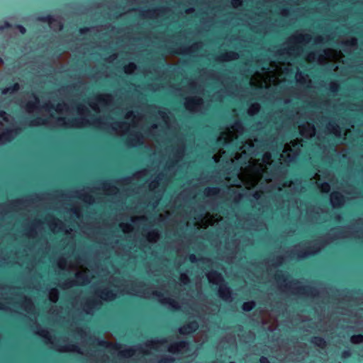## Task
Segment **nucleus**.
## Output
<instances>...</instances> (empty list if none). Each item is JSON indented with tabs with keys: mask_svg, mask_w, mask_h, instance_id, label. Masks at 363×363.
<instances>
[{
	"mask_svg": "<svg viewBox=\"0 0 363 363\" xmlns=\"http://www.w3.org/2000/svg\"><path fill=\"white\" fill-rule=\"evenodd\" d=\"M189 259L191 263H196L197 262V258L194 254L190 255Z\"/></svg>",
	"mask_w": 363,
	"mask_h": 363,
	"instance_id": "nucleus-38",
	"label": "nucleus"
},
{
	"mask_svg": "<svg viewBox=\"0 0 363 363\" xmlns=\"http://www.w3.org/2000/svg\"><path fill=\"white\" fill-rule=\"evenodd\" d=\"M128 145L134 146H142L143 145V141L141 140L140 135L137 133L134 135L130 140L128 141Z\"/></svg>",
	"mask_w": 363,
	"mask_h": 363,
	"instance_id": "nucleus-12",
	"label": "nucleus"
},
{
	"mask_svg": "<svg viewBox=\"0 0 363 363\" xmlns=\"http://www.w3.org/2000/svg\"><path fill=\"white\" fill-rule=\"evenodd\" d=\"M135 353V350L133 348L125 349L119 352V355L123 357H130Z\"/></svg>",
	"mask_w": 363,
	"mask_h": 363,
	"instance_id": "nucleus-20",
	"label": "nucleus"
},
{
	"mask_svg": "<svg viewBox=\"0 0 363 363\" xmlns=\"http://www.w3.org/2000/svg\"><path fill=\"white\" fill-rule=\"evenodd\" d=\"M232 4L234 6H238L240 5L241 1L240 0H233Z\"/></svg>",
	"mask_w": 363,
	"mask_h": 363,
	"instance_id": "nucleus-45",
	"label": "nucleus"
},
{
	"mask_svg": "<svg viewBox=\"0 0 363 363\" xmlns=\"http://www.w3.org/2000/svg\"><path fill=\"white\" fill-rule=\"evenodd\" d=\"M44 123V120L41 118H37L34 120H33L31 122H30V124L31 125H37V124H40V123Z\"/></svg>",
	"mask_w": 363,
	"mask_h": 363,
	"instance_id": "nucleus-32",
	"label": "nucleus"
},
{
	"mask_svg": "<svg viewBox=\"0 0 363 363\" xmlns=\"http://www.w3.org/2000/svg\"><path fill=\"white\" fill-rule=\"evenodd\" d=\"M211 276L213 277L215 279L213 284H218L220 286L218 289V295L223 300H228L231 296V291L230 289L227 286L225 283L223 277L221 274L216 271H213L211 272Z\"/></svg>",
	"mask_w": 363,
	"mask_h": 363,
	"instance_id": "nucleus-1",
	"label": "nucleus"
},
{
	"mask_svg": "<svg viewBox=\"0 0 363 363\" xmlns=\"http://www.w3.org/2000/svg\"><path fill=\"white\" fill-rule=\"evenodd\" d=\"M355 43H356V40L355 39H352V40H351L350 41L346 42L345 45H355Z\"/></svg>",
	"mask_w": 363,
	"mask_h": 363,
	"instance_id": "nucleus-46",
	"label": "nucleus"
},
{
	"mask_svg": "<svg viewBox=\"0 0 363 363\" xmlns=\"http://www.w3.org/2000/svg\"><path fill=\"white\" fill-rule=\"evenodd\" d=\"M345 201V196L338 191L331 194V203L334 208L340 207Z\"/></svg>",
	"mask_w": 363,
	"mask_h": 363,
	"instance_id": "nucleus-5",
	"label": "nucleus"
},
{
	"mask_svg": "<svg viewBox=\"0 0 363 363\" xmlns=\"http://www.w3.org/2000/svg\"><path fill=\"white\" fill-rule=\"evenodd\" d=\"M151 185L153 187H156L158 185V181H157V180L152 181V183H151Z\"/></svg>",
	"mask_w": 363,
	"mask_h": 363,
	"instance_id": "nucleus-51",
	"label": "nucleus"
},
{
	"mask_svg": "<svg viewBox=\"0 0 363 363\" xmlns=\"http://www.w3.org/2000/svg\"><path fill=\"white\" fill-rule=\"evenodd\" d=\"M337 89H338V86L337 84H333L331 86H330V91L333 92V93H335L337 91Z\"/></svg>",
	"mask_w": 363,
	"mask_h": 363,
	"instance_id": "nucleus-41",
	"label": "nucleus"
},
{
	"mask_svg": "<svg viewBox=\"0 0 363 363\" xmlns=\"http://www.w3.org/2000/svg\"><path fill=\"white\" fill-rule=\"evenodd\" d=\"M160 13H163L164 11V9L163 7H159L157 9Z\"/></svg>",
	"mask_w": 363,
	"mask_h": 363,
	"instance_id": "nucleus-53",
	"label": "nucleus"
},
{
	"mask_svg": "<svg viewBox=\"0 0 363 363\" xmlns=\"http://www.w3.org/2000/svg\"><path fill=\"white\" fill-rule=\"evenodd\" d=\"M66 350L79 352L78 346L75 344H69L65 347Z\"/></svg>",
	"mask_w": 363,
	"mask_h": 363,
	"instance_id": "nucleus-26",
	"label": "nucleus"
},
{
	"mask_svg": "<svg viewBox=\"0 0 363 363\" xmlns=\"http://www.w3.org/2000/svg\"><path fill=\"white\" fill-rule=\"evenodd\" d=\"M75 277L77 279V281L80 282H86L88 283L89 281V279L84 276L82 273L78 272L75 274Z\"/></svg>",
	"mask_w": 363,
	"mask_h": 363,
	"instance_id": "nucleus-23",
	"label": "nucleus"
},
{
	"mask_svg": "<svg viewBox=\"0 0 363 363\" xmlns=\"http://www.w3.org/2000/svg\"><path fill=\"white\" fill-rule=\"evenodd\" d=\"M310 342L321 349H324L327 346L326 340L320 336L312 337L310 340Z\"/></svg>",
	"mask_w": 363,
	"mask_h": 363,
	"instance_id": "nucleus-8",
	"label": "nucleus"
},
{
	"mask_svg": "<svg viewBox=\"0 0 363 363\" xmlns=\"http://www.w3.org/2000/svg\"><path fill=\"white\" fill-rule=\"evenodd\" d=\"M97 345L100 347H102L104 349H106L108 347H111V349L113 350H118L120 348V345H117V344H113L111 342H108L106 340H97Z\"/></svg>",
	"mask_w": 363,
	"mask_h": 363,
	"instance_id": "nucleus-9",
	"label": "nucleus"
},
{
	"mask_svg": "<svg viewBox=\"0 0 363 363\" xmlns=\"http://www.w3.org/2000/svg\"><path fill=\"white\" fill-rule=\"evenodd\" d=\"M37 20L43 23H47L49 25L53 23L55 21V19L53 17V16L50 13L47 15L39 16L37 18Z\"/></svg>",
	"mask_w": 363,
	"mask_h": 363,
	"instance_id": "nucleus-13",
	"label": "nucleus"
},
{
	"mask_svg": "<svg viewBox=\"0 0 363 363\" xmlns=\"http://www.w3.org/2000/svg\"><path fill=\"white\" fill-rule=\"evenodd\" d=\"M253 196H254L255 199H257L259 197V194L258 192H255L253 194Z\"/></svg>",
	"mask_w": 363,
	"mask_h": 363,
	"instance_id": "nucleus-52",
	"label": "nucleus"
},
{
	"mask_svg": "<svg viewBox=\"0 0 363 363\" xmlns=\"http://www.w3.org/2000/svg\"><path fill=\"white\" fill-rule=\"evenodd\" d=\"M189 346V342L186 340H179L172 343L168 351L172 354H179L182 350L186 349Z\"/></svg>",
	"mask_w": 363,
	"mask_h": 363,
	"instance_id": "nucleus-3",
	"label": "nucleus"
},
{
	"mask_svg": "<svg viewBox=\"0 0 363 363\" xmlns=\"http://www.w3.org/2000/svg\"><path fill=\"white\" fill-rule=\"evenodd\" d=\"M175 359L172 357H164L160 359V363H173Z\"/></svg>",
	"mask_w": 363,
	"mask_h": 363,
	"instance_id": "nucleus-27",
	"label": "nucleus"
},
{
	"mask_svg": "<svg viewBox=\"0 0 363 363\" xmlns=\"http://www.w3.org/2000/svg\"><path fill=\"white\" fill-rule=\"evenodd\" d=\"M152 294L158 298H160L163 296V294L161 292L157 291H154Z\"/></svg>",
	"mask_w": 363,
	"mask_h": 363,
	"instance_id": "nucleus-48",
	"label": "nucleus"
},
{
	"mask_svg": "<svg viewBox=\"0 0 363 363\" xmlns=\"http://www.w3.org/2000/svg\"><path fill=\"white\" fill-rule=\"evenodd\" d=\"M44 108H45V109L52 108V109L57 110V109L55 108V107L53 105L50 104H46L44 106Z\"/></svg>",
	"mask_w": 363,
	"mask_h": 363,
	"instance_id": "nucleus-43",
	"label": "nucleus"
},
{
	"mask_svg": "<svg viewBox=\"0 0 363 363\" xmlns=\"http://www.w3.org/2000/svg\"><path fill=\"white\" fill-rule=\"evenodd\" d=\"M259 363H270L269 360L267 357L261 356L258 359Z\"/></svg>",
	"mask_w": 363,
	"mask_h": 363,
	"instance_id": "nucleus-34",
	"label": "nucleus"
},
{
	"mask_svg": "<svg viewBox=\"0 0 363 363\" xmlns=\"http://www.w3.org/2000/svg\"><path fill=\"white\" fill-rule=\"evenodd\" d=\"M21 203L20 200H16L14 201V203Z\"/></svg>",
	"mask_w": 363,
	"mask_h": 363,
	"instance_id": "nucleus-62",
	"label": "nucleus"
},
{
	"mask_svg": "<svg viewBox=\"0 0 363 363\" xmlns=\"http://www.w3.org/2000/svg\"><path fill=\"white\" fill-rule=\"evenodd\" d=\"M86 199H89V200H91L92 199V197L89 195H86L84 196V201H86Z\"/></svg>",
	"mask_w": 363,
	"mask_h": 363,
	"instance_id": "nucleus-58",
	"label": "nucleus"
},
{
	"mask_svg": "<svg viewBox=\"0 0 363 363\" xmlns=\"http://www.w3.org/2000/svg\"><path fill=\"white\" fill-rule=\"evenodd\" d=\"M237 56H238V54L236 52H230L225 53V55H222V57L225 60H229V59H232V58H235Z\"/></svg>",
	"mask_w": 363,
	"mask_h": 363,
	"instance_id": "nucleus-25",
	"label": "nucleus"
},
{
	"mask_svg": "<svg viewBox=\"0 0 363 363\" xmlns=\"http://www.w3.org/2000/svg\"><path fill=\"white\" fill-rule=\"evenodd\" d=\"M350 342L352 344H360L363 342V335L362 334H357L353 335L350 337Z\"/></svg>",
	"mask_w": 363,
	"mask_h": 363,
	"instance_id": "nucleus-19",
	"label": "nucleus"
},
{
	"mask_svg": "<svg viewBox=\"0 0 363 363\" xmlns=\"http://www.w3.org/2000/svg\"><path fill=\"white\" fill-rule=\"evenodd\" d=\"M0 118L6 122L8 121V115L5 111H0Z\"/></svg>",
	"mask_w": 363,
	"mask_h": 363,
	"instance_id": "nucleus-33",
	"label": "nucleus"
},
{
	"mask_svg": "<svg viewBox=\"0 0 363 363\" xmlns=\"http://www.w3.org/2000/svg\"><path fill=\"white\" fill-rule=\"evenodd\" d=\"M11 27V24L9 22L5 21L1 25H0V30H3L6 28H10Z\"/></svg>",
	"mask_w": 363,
	"mask_h": 363,
	"instance_id": "nucleus-30",
	"label": "nucleus"
},
{
	"mask_svg": "<svg viewBox=\"0 0 363 363\" xmlns=\"http://www.w3.org/2000/svg\"><path fill=\"white\" fill-rule=\"evenodd\" d=\"M318 252V250H315L314 251L308 250L304 252H301L298 255V257L301 258H306L309 256H314Z\"/></svg>",
	"mask_w": 363,
	"mask_h": 363,
	"instance_id": "nucleus-22",
	"label": "nucleus"
},
{
	"mask_svg": "<svg viewBox=\"0 0 363 363\" xmlns=\"http://www.w3.org/2000/svg\"><path fill=\"white\" fill-rule=\"evenodd\" d=\"M201 104V99L189 98L187 99L186 107L191 108L199 106Z\"/></svg>",
	"mask_w": 363,
	"mask_h": 363,
	"instance_id": "nucleus-15",
	"label": "nucleus"
},
{
	"mask_svg": "<svg viewBox=\"0 0 363 363\" xmlns=\"http://www.w3.org/2000/svg\"><path fill=\"white\" fill-rule=\"evenodd\" d=\"M161 302L162 303L169 304L171 306V308L175 311L179 310V308L178 303L176 302L174 300L170 298H164V300L161 301Z\"/></svg>",
	"mask_w": 363,
	"mask_h": 363,
	"instance_id": "nucleus-18",
	"label": "nucleus"
},
{
	"mask_svg": "<svg viewBox=\"0 0 363 363\" xmlns=\"http://www.w3.org/2000/svg\"><path fill=\"white\" fill-rule=\"evenodd\" d=\"M155 11V10H148L145 13H142V16H146V14H152V13H154Z\"/></svg>",
	"mask_w": 363,
	"mask_h": 363,
	"instance_id": "nucleus-50",
	"label": "nucleus"
},
{
	"mask_svg": "<svg viewBox=\"0 0 363 363\" xmlns=\"http://www.w3.org/2000/svg\"><path fill=\"white\" fill-rule=\"evenodd\" d=\"M13 133H16L13 130L6 129L0 135V143L11 142L13 139Z\"/></svg>",
	"mask_w": 363,
	"mask_h": 363,
	"instance_id": "nucleus-7",
	"label": "nucleus"
},
{
	"mask_svg": "<svg viewBox=\"0 0 363 363\" xmlns=\"http://www.w3.org/2000/svg\"><path fill=\"white\" fill-rule=\"evenodd\" d=\"M20 89V85L18 83L15 82L11 84L9 87L4 88L1 90L2 94H7L8 93H13L18 91Z\"/></svg>",
	"mask_w": 363,
	"mask_h": 363,
	"instance_id": "nucleus-11",
	"label": "nucleus"
},
{
	"mask_svg": "<svg viewBox=\"0 0 363 363\" xmlns=\"http://www.w3.org/2000/svg\"><path fill=\"white\" fill-rule=\"evenodd\" d=\"M226 142L225 138H219L216 140V143L219 145H224Z\"/></svg>",
	"mask_w": 363,
	"mask_h": 363,
	"instance_id": "nucleus-39",
	"label": "nucleus"
},
{
	"mask_svg": "<svg viewBox=\"0 0 363 363\" xmlns=\"http://www.w3.org/2000/svg\"><path fill=\"white\" fill-rule=\"evenodd\" d=\"M96 99L100 104H104L106 103V100L103 96H98V97H96Z\"/></svg>",
	"mask_w": 363,
	"mask_h": 363,
	"instance_id": "nucleus-40",
	"label": "nucleus"
},
{
	"mask_svg": "<svg viewBox=\"0 0 363 363\" xmlns=\"http://www.w3.org/2000/svg\"><path fill=\"white\" fill-rule=\"evenodd\" d=\"M69 123L72 125H78L79 123V121L77 118H74V119H72L71 121H69Z\"/></svg>",
	"mask_w": 363,
	"mask_h": 363,
	"instance_id": "nucleus-44",
	"label": "nucleus"
},
{
	"mask_svg": "<svg viewBox=\"0 0 363 363\" xmlns=\"http://www.w3.org/2000/svg\"><path fill=\"white\" fill-rule=\"evenodd\" d=\"M40 335L43 337H47V333H45V331H42V333H40Z\"/></svg>",
	"mask_w": 363,
	"mask_h": 363,
	"instance_id": "nucleus-56",
	"label": "nucleus"
},
{
	"mask_svg": "<svg viewBox=\"0 0 363 363\" xmlns=\"http://www.w3.org/2000/svg\"><path fill=\"white\" fill-rule=\"evenodd\" d=\"M298 291L300 294H306L312 297H315L318 294V290L315 287L310 286H300L298 288Z\"/></svg>",
	"mask_w": 363,
	"mask_h": 363,
	"instance_id": "nucleus-6",
	"label": "nucleus"
},
{
	"mask_svg": "<svg viewBox=\"0 0 363 363\" xmlns=\"http://www.w3.org/2000/svg\"><path fill=\"white\" fill-rule=\"evenodd\" d=\"M274 278L278 282H283L286 280V278L282 272L276 274L274 275Z\"/></svg>",
	"mask_w": 363,
	"mask_h": 363,
	"instance_id": "nucleus-24",
	"label": "nucleus"
},
{
	"mask_svg": "<svg viewBox=\"0 0 363 363\" xmlns=\"http://www.w3.org/2000/svg\"><path fill=\"white\" fill-rule=\"evenodd\" d=\"M330 126L335 130L334 133L336 135H340V128L335 123H330Z\"/></svg>",
	"mask_w": 363,
	"mask_h": 363,
	"instance_id": "nucleus-29",
	"label": "nucleus"
},
{
	"mask_svg": "<svg viewBox=\"0 0 363 363\" xmlns=\"http://www.w3.org/2000/svg\"><path fill=\"white\" fill-rule=\"evenodd\" d=\"M296 39L300 42L301 41H308L310 39V38L308 35H306V36L301 35V36L297 37Z\"/></svg>",
	"mask_w": 363,
	"mask_h": 363,
	"instance_id": "nucleus-37",
	"label": "nucleus"
},
{
	"mask_svg": "<svg viewBox=\"0 0 363 363\" xmlns=\"http://www.w3.org/2000/svg\"><path fill=\"white\" fill-rule=\"evenodd\" d=\"M283 261V257L279 256L277 257V262L279 265H281V262Z\"/></svg>",
	"mask_w": 363,
	"mask_h": 363,
	"instance_id": "nucleus-49",
	"label": "nucleus"
},
{
	"mask_svg": "<svg viewBox=\"0 0 363 363\" xmlns=\"http://www.w3.org/2000/svg\"><path fill=\"white\" fill-rule=\"evenodd\" d=\"M189 50V48H186L181 44L175 43L167 48V52L171 54H187Z\"/></svg>",
	"mask_w": 363,
	"mask_h": 363,
	"instance_id": "nucleus-4",
	"label": "nucleus"
},
{
	"mask_svg": "<svg viewBox=\"0 0 363 363\" xmlns=\"http://www.w3.org/2000/svg\"><path fill=\"white\" fill-rule=\"evenodd\" d=\"M33 97L35 99V101H29L26 104V108L28 111H31L35 108L37 107V104L39 103V98L35 94H33Z\"/></svg>",
	"mask_w": 363,
	"mask_h": 363,
	"instance_id": "nucleus-16",
	"label": "nucleus"
},
{
	"mask_svg": "<svg viewBox=\"0 0 363 363\" xmlns=\"http://www.w3.org/2000/svg\"><path fill=\"white\" fill-rule=\"evenodd\" d=\"M182 279V280H188V277L186 276H183Z\"/></svg>",
	"mask_w": 363,
	"mask_h": 363,
	"instance_id": "nucleus-59",
	"label": "nucleus"
},
{
	"mask_svg": "<svg viewBox=\"0 0 363 363\" xmlns=\"http://www.w3.org/2000/svg\"><path fill=\"white\" fill-rule=\"evenodd\" d=\"M15 28H17L19 30V32L23 35H24L26 32V28L21 24H16Z\"/></svg>",
	"mask_w": 363,
	"mask_h": 363,
	"instance_id": "nucleus-31",
	"label": "nucleus"
},
{
	"mask_svg": "<svg viewBox=\"0 0 363 363\" xmlns=\"http://www.w3.org/2000/svg\"><path fill=\"white\" fill-rule=\"evenodd\" d=\"M199 328V323L193 320L186 323L179 328V333L181 335L191 334L195 333Z\"/></svg>",
	"mask_w": 363,
	"mask_h": 363,
	"instance_id": "nucleus-2",
	"label": "nucleus"
},
{
	"mask_svg": "<svg viewBox=\"0 0 363 363\" xmlns=\"http://www.w3.org/2000/svg\"><path fill=\"white\" fill-rule=\"evenodd\" d=\"M152 128H157V125H156V124H153V125H152Z\"/></svg>",
	"mask_w": 363,
	"mask_h": 363,
	"instance_id": "nucleus-63",
	"label": "nucleus"
},
{
	"mask_svg": "<svg viewBox=\"0 0 363 363\" xmlns=\"http://www.w3.org/2000/svg\"><path fill=\"white\" fill-rule=\"evenodd\" d=\"M255 307V302L254 301L244 302L242 305V309L245 312H250Z\"/></svg>",
	"mask_w": 363,
	"mask_h": 363,
	"instance_id": "nucleus-14",
	"label": "nucleus"
},
{
	"mask_svg": "<svg viewBox=\"0 0 363 363\" xmlns=\"http://www.w3.org/2000/svg\"><path fill=\"white\" fill-rule=\"evenodd\" d=\"M103 184H104V186H109L110 189L111 190H113V191H116L117 190V188L115 186H110V184H108V183H103Z\"/></svg>",
	"mask_w": 363,
	"mask_h": 363,
	"instance_id": "nucleus-47",
	"label": "nucleus"
},
{
	"mask_svg": "<svg viewBox=\"0 0 363 363\" xmlns=\"http://www.w3.org/2000/svg\"><path fill=\"white\" fill-rule=\"evenodd\" d=\"M89 31V28L88 27H82L79 29V33L81 35H84L87 33Z\"/></svg>",
	"mask_w": 363,
	"mask_h": 363,
	"instance_id": "nucleus-35",
	"label": "nucleus"
},
{
	"mask_svg": "<svg viewBox=\"0 0 363 363\" xmlns=\"http://www.w3.org/2000/svg\"><path fill=\"white\" fill-rule=\"evenodd\" d=\"M63 53V51L61 49H55L54 54H56L57 57H60Z\"/></svg>",
	"mask_w": 363,
	"mask_h": 363,
	"instance_id": "nucleus-42",
	"label": "nucleus"
},
{
	"mask_svg": "<svg viewBox=\"0 0 363 363\" xmlns=\"http://www.w3.org/2000/svg\"><path fill=\"white\" fill-rule=\"evenodd\" d=\"M233 128H234L237 130H240L242 128V125L239 121H235Z\"/></svg>",
	"mask_w": 363,
	"mask_h": 363,
	"instance_id": "nucleus-36",
	"label": "nucleus"
},
{
	"mask_svg": "<svg viewBox=\"0 0 363 363\" xmlns=\"http://www.w3.org/2000/svg\"><path fill=\"white\" fill-rule=\"evenodd\" d=\"M100 297L103 300L110 299L113 300L116 298V294L110 289H104L101 291Z\"/></svg>",
	"mask_w": 363,
	"mask_h": 363,
	"instance_id": "nucleus-10",
	"label": "nucleus"
},
{
	"mask_svg": "<svg viewBox=\"0 0 363 363\" xmlns=\"http://www.w3.org/2000/svg\"><path fill=\"white\" fill-rule=\"evenodd\" d=\"M352 355V353L350 352V350H345L343 351H342L341 352V357L342 359H347V358H350Z\"/></svg>",
	"mask_w": 363,
	"mask_h": 363,
	"instance_id": "nucleus-28",
	"label": "nucleus"
},
{
	"mask_svg": "<svg viewBox=\"0 0 363 363\" xmlns=\"http://www.w3.org/2000/svg\"><path fill=\"white\" fill-rule=\"evenodd\" d=\"M193 11H194L193 9H186V12L187 13H192Z\"/></svg>",
	"mask_w": 363,
	"mask_h": 363,
	"instance_id": "nucleus-55",
	"label": "nucleus"
},
{
	"mask_svg": "<svg viewBox=\"0 0 363 363\" xmlns=\"http://www.w3.org/2000/svg\"><path fill=\"white\" fill-rule=\"evenodd\" d=\"M323 186L324 187H325V188L327 189V190H328V189H329V184H328V183H325V184H323Z\"/></svg>",
	"mask_w": 363,
	"mask_h": 363,
	"instance_id": "nucleus-57",
	"label": "nucleus"
},
{
	"mask_svg": "<svg viewBox=\"0 0 363 363\" xmlns=\"http://www.w3.org/2000/svg\"><path fill=\"white\" fill-rule=\"evenodd\" d=\"M59 121H65V118H58Z\"/></svg>",
	"mask_w": 363,
	"mask_h": 363,
	"instance_id": "nucleus-60",
	"label": "nucleus"
},
{
	"mask_svg": "<svg viewBox=\"0 0 363 363\" xmlns=\"http://www.w3.org/2000/svg\"><path fill=\"white\" fill-rule=\"evenodd\" d=\"M82 110H83V111H86V113H89V110H88V108H83Z\"/></svg>",
	"mask_w": 363,
	"mask_h": 363,
	"instance_id": "nucleus-61",
	"label": "nucleus"
},
{
	"mask_svg": "<svg viewBox=\"0 0 363 363\" xmlns=\"http://www.w3.org/2000/svg\"><path fill=\"white\" fill-rule=\"evenodd\" d=\"M139 219H140V220H146V218H145V217H141V218H140Z\"/></svg>",
	"mask_w": 363,
	"mask_h": 363,
	"instance_id": "nucleus-64",
	"label": "nucleus"
},
{
	"mask_svg": "<svg viewBox=\"0 0 363 363\" xmlns=\"http://www.w3.org/2000/svg\"><path fill=\"white\" fill-rule=\"evenodd\" d=\"M219 189L218 187H208L206 188L203 193L206 196H216L218 194Z\"/></svg>",
	"mask_w": 363,
	"mask_h": 363,
	"instance_id": "nucleus-17",
	"label": "nucleus"
},
{
	"mask_svg": "<svg viewBox=\"0 0 363 363\" xmlns=\"http://www.w3.org/2000/svg\"><path fill=\"white\" fill-rule=\"evenodd\" d=\"M101 305V302L100 301H98L96 299L89 300L86 303V306L89 309L96 308V307H98Z\"/></svg>",
	"mask_w": 363,
	"mask_h": 363,
	"instance_id": "nucleus-21",
	"label": "nucleus"
},
{
	"mask_svg": "<svg viewBox=\"0 0 363 363\" xmlns=\"http://www.w3.org/2000/svg\"><path fill=\"white\" fill-rule=\"evenodd\" d=\"M25 302H26V305H31V303H32L30 300V299H27V298H26V301Z\"/></svg>",
	"mask_w": 363,
	"mask_h": 363,
	"instance_id": "nucleus-54",
	"label": "nucleus"
}]
</instances>
